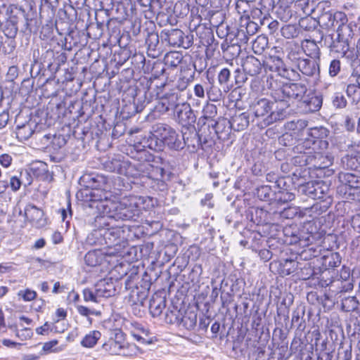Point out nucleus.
<instances>
[{
    "label": "nucleus",
    "instance_id": "obj_1",
    "mask_svg": "<svg viewBox=\"0 0 360 360\" xmlns=\"http://www.w3.org/2000/svg\"><path fill=\"white\" fill-rule=\"evenodd\" d=\"M81 186V195L85 201L106 202L111 195L106 191L108 179L103 174L92 173L84 174L79 181ZM108 214L106 217L115 221H137L141 213V207L136 198L124 199L123 201L102 205Z\"/></svg>",
    "mask_w": 360,
    "mask_h": 360
},
{
    "label": "nucleus",
    "instance_id": "obj_2",
    "mask_svg": "<svg viewBox=\"0 0 360 360\" xmlns=\"http://www.w3.org/2000/svg\"><path fill=\"white\" fill-rule=\"evenodd\" d=\"M264 88L271 90V97L276 103H280L281 108L271 112V118L274 120L284 119L289 112L287 110L295 104L296 101H300L305 95L307 87L302 83H286L280 86L277 80L272 76L266 77V80L263 81Z\"/></svg>",
    "mask_w": 360,
    "mask_h": 360
},
{
    "label": "nucleus",
    "instance_id": "obj_3",
    "mask_svg": "<svg viewBox=\"0 0 360 360\" xmlns=\"http://www.w3.org/2000/svg\"><path fill=\"white\" fill-rule=\"evenodd\" d=\"M109 219L106 216H97L95 219L96 226L98 230H94L88 240L91 241L92 238L102 237L108 249L105 251L106 255L109 256H124V249L128 245V242L124 239V231L122 226H110Z\"/></svg>",
    "mask_w": 360,
    "mask_h": 360
},
{
    "label": "nucleus",
    "instance_id": "obj_4",
    "mask_svg": "<svg viewBox=\"0 0 360 360\" xmlns=\"http://www.w3.org/2000/svg\"><path fill=\"white\" fill-rule=\"evenodd\" d=\"M297 192L300 195L309 198L322 200V203L316 202L311 207V210L318 212V214L325 212L332 202L329 185L323 181H310L300 183L297 187Z\"/></svg>",
    "mask_w": 360,
    "mask_h": 360
},
{
    "label": "nucleus",
    "instance_id": "obj_5",
    "mask_svg": "<svg viewBox=\"0 0 360 360\" xmlns=\"http://www.w3.org/2000/svg\"><path fill=\"white\" fill-rule=\"evenodd\" d=\"M1 9L5 10L7 13H11L9 18L6 21L3 27V32L6 37L14 39L17 35L20 22L22 24V32L25 33L32 32L33 24L36 22V20L32 17V13H26L22 7L14 5H11L8 8L4 5Z\"/></svg>",
    "mask_w": 360,
    "mask_h": 360
},
{
    "label": "nucleus",
    "instance_id": "obj_6",
    "mask_svg": "<svg viewBox=\"0 0 360 360\" xmlns=\"http://www.w3.org/2000/svg\"><path fill=\"white\" fill-rule=\"evenodd\" d=\"M354 36L352 26L350 24L343 25L336 30L335 34H330V42L328 45L330 51L351 61L355 60L354 53L350 51V44Z\"/></svg>",
    "mask_w": 360,
    "mask_h": 360
},
{
    "label": "nucleus",
    "instance_id": "obj_7",
    "mask_svg": "<svg viewBox=\"0 0 360 360\" xmlns=\"http://www.w3.org/2000/svg\"><path fill=\"white\" fill-rule=\"evenodd\" d=\"M265 70L275 72L278 76L290 81H295L300 77L296 70L287 68L280 56L270 55L265 63Z\"/></svg>",
    "mask_w": 360,
    "mask_h": 360
},
{
    "label": "nucleus",
    "instance_id": "obj_8",
    "mask_svg": "<svg viewBox=\"0 0 360 360\" xmlns=\"http://www.w3.org/2000/svg\"><path fill=\"white\" fill-rule=\"evenodd\" d=\"M175 111L178 122L182 127V135L193 133V130H195L194 123L196 120V116L190 105L188 103L176 105Z\"/></svg>",
    "mask_w": 360,
    "mask_h": 360
},
{
    "label": "nucleus",
    "instance_id": "obj_9",
    "mask_svg": "<svg viewBox=\"0 0 360 360\" xmlns=\"http://www.w3.org/2000/svg\"><path fill=\"white\" fill-rule=\"evenodd\" d=\"M162 41H166L172 46L182 47L188 49L193 45V36L185 35L179 29L164 30L161 32Z\"/></svg>",
    "mask_w": 360,
    "mask_h": 360
},
{
    "label": "nucleus",
    "instance_id": "obj_10",
    "mask_svg": "<svg viewBox=\"0 0 360 360\" xmlns=\"http://www.w3.org/2000/svg\"><path fill=\"white\" fill-rule=\"evenodd\" d=\"M318 22L323 28L338 30L340 27L347 25V18L342 12L330 11L322 13L319 17Z\"/></svg>",
    "mask_w": 360,
    "mask_h": 360
},
{
    "label": "nucleus",
    "instance_id": "obj_11",
    "mask_svg": "<svg viewBox=\"0 0 360 360\" xmlns=\"http://www.w3.org/2000/svg\"><path fill=\"white\" fill-rule=\"evenodd\" d=\"M125 333L121 329L114 330L109 340L102 345V349L110 354H120L125 347Z\"/></svg>",
    "mask_w": 360,
    "mask_h": 360
},
{
    "label": "nucleus",
    "instance_id": "obj_12",
    "mask_svg": "<svg viewBox=\"0 0 360 360\" xmlns=\"http://www.w3.org/2000/svg\"><path fill=\"white\" fill-rule=\"evenodd\" d=\"M276 106H278V108H281L280 103H278L276 101L273 103L267 98H260L255 101L251 105L250 110L257 117H264L268 113H270L269 117L270 121L273 122L277 120L271 118V112L278 110Z\"/></svg>",
    "mask_w": 360,
    "mask_h": 360
},
{
    "label": "nucleus",
    "instance_id": "obj_13",
    "mask_svg": "<svg viewBox=\"0 0 360 360\" xmlns=\"http://www.w3.org/2000/svg\"><path fill=\"white\" fill-rule=\"evenodd\" d=\"M25 174L27 176V184L29 185L32 183V176L49 182L53 180V173L47 169V165L41 161L32 163L29 168L25 170Z\"/></svg>",
    "mask_w": 360,
    "mask_h": 360
},
{
    "label": "nucleus",
    "instance_id": "obj_14",
    "mask_svg": "<svg viewBox=\"0 0 360 360\" xmlns=\"http://www.w3.org/2000/svg\"><path fill=\"white\" fill-rule=\"evenodd\" d=\"M160 139L164 143H166L170 148L180 150L184 148L185 145L189 146L190 138H193L198 145H202L207 143V136H160Z\"/></svg>",
    "mask_w": 360,
    "mask_h": 360
},
{
    "label": "nucleus",
    "instance_id": "obj_15",
    "mask_svg": "<svg viewBox=\"0 0 360 360\" xmlns=\"http://www.w3.org/2000/svg\"><path fill=\"white\" fill-rule=\"evenodd\" d=\"M24 216L32 226L37 228H42L47 224L46 218L44 217L43 210L37 206L29 204L26 205L24 210Z\"/></svg>",
    "mask_w": 360,
    "mask_h": 360
},
{
    "label": "nucleus",
    "instance_id": "obj_16",
    "mask_svg": "<svg viewBox=\"0 0 360 360\" xmlns=\"http://www.w3.org/2000/svg\"><path fill=\"white\" fill-rule=\"evenodd\" d=\"M296 102H299V107L302 109V110L306 112H314L320 110L323 103V97L321 94H308L306 97L304 95L300 101H296Z\"/></svg>",
    "mask_w": 360,
    "mask_h": 360
},
{
    "label": "nucleus",
    "instance_id": "obj_17",
    "mask_svg": "<svg viewBox=\"0 0 360 360\" xmlns=\"http://www.w3.org/2000/svg\"><path fill=\"white\" fill-rule=\"evenodd\" d=\"M339 181L345 187V193L349 195L360 188V176L348 172H340L338 174Z\"/></svg>",
    "mask_w": 360,
    "mask_h": 360
},
{
    "label": "nucleus",
    "instance_id": "obj_18",
    "mask_svg": "<svg viewBox=\"0 0 360 360\" xmlns=\"http://www.w3.org/2000/svg\"><path fill=\"white\" fill-rule=\"evenodd\" d=\"M316 140H312L309 138L305 139V140L302 141V139H297L296 136L295 139L293 136H279V143H283L284 146H292L297 143V144L293 147V149L299 153H302L304 149L311 148L312 146L316 144Z\"/></svg>",
    "mask_w": 360,
    "mask_h": 360
},
{
    "label": "nucleus",
    "instance_id": "obj_19",
    "mask_svg": "<svg viewBox=\"0 0 360 360\" xmlns=\"http://www.w3.org/2000/svg\"><path fill=\"white\" fill-rule=\"evenodd\" d=\"M242 67L245 73L250 76H257L262 72L263 68L265 69V63L253 56H248L243 60Z\"/></svg>",
    "mask_w": 360,
    "mask_h": 360
},
{
    "label": "nucleus",
    "instance_id": "obj_20",
    "mask_svg": "<svg viewBox=\"0 0 360 360\" xmlns=\"http://www.w3.org/2000/svg\"><path fill=\"white\" fill-rule=\"evenodd\" d=\"M283 233L286 238L285 242L290 245L299 244L300 245H305L306 241L309 240V238H304L303 235L304 233L300 232L296 226L284 227Z\"/></svg>",
    "mask_w": 360,
    "mask_h": 360
},
{
    "label": "nucleus",
    "instance_id": "obj_21",
    "mask_svg": "<svg viewBox=\"0 0 360 360\" xmlns=\"http://www.w3.org/2000/svg\"><path fill=\"white\" fill-rule=\"evenodd\" d=\"M299 70L307 76L312 77L320 72L319 63L316 59L304 58L297 65Z\"/></svg>",
    "mask_w": 360,
    "mask_h": 360
},
{
    "label": "nucleus",
    "instance_id": "obj_22",
    "mask_svg": "<svg viewBox=\"0 0 360 360\" xmlns=\"http://www.w3.org/2000/svg\"><path fill=\"white\" fill-rule=\"evenodd\" d=\"M146 44L148 46L147 53L148 56L156 58L161 56L162 49L160 44L159 36L157 32L148 33L146 39Z\"/></svg>",
    "mask_w": 360,
    "mask_h": 360
},
{
    "label": "nucleus",
    "instance_id": "obj_23",
    "mask_svg": "<svg viewBox=\"0 0 360 360\" xmlns=\"http://www.w3.org/2000/svg\"><path fill=\"white\" fill-rule=\"evenodd\" d=\"M179 317V327H182L188 330H191L195 328L198 321L195 311L186 310L184 313L181 312Z\"/></svg>",
    "mask_w": 360,
    "mask_h": 360
},
{
    "label": "nucleus",
    "instance_id": "obj_24",
    "mask_svg": "<svg viewBox=\"0 0 360 360\" xmlns=\"http://www.w3.org/2000/svg\"><path fill=\"white\" fill-rule=\"evenodd\" d=\"M166 307V300L161 295L154 294L149 302V310L153 317L159 316Z\"/></svg>",
    "mask_w": 360,
    "mask_h": 360
},
{
    "label": "nucleus",
    "instance_id": "obj_25",
    "mask_svg": "<svg viewBox=\"0 0 360 360\" xmlns=\"http://www.w3.org/2000/svg\"><path fill=\"white\" fill-rule=\"evenodd\" d=\"M248 217L256 225H262L270 222L269 213L262 208L252 207L249 212Z\"/></svg>",
    "mask_w": 360,
    "mask_h": 360
},
{
    "label": "nucleus",
    "instance_id": "obj_26",
    "mask_svg": "<svg viewBox=\"0 0 360 360\" xmlns=\"http://www.w3.org/2000/svg\"><path fill=\"white\" fill-rule=\"evenodd\" d=\"M339 282V273L335 269H323L320 275L319 284L322 288L333 286V283Z\"/></svg>",
    "mask_w": 360,
    "mask_h": 360
},
{
    "label": "nucleus",
    "instance_id": "obj_27",
    "mask_svg": "<svg viewBox=\"0 0 360 360\" xmlns=\"http://www.w3.org/2000/svg\"><path fill=\"white\" fill-rule=\"evenodd\" d=\"M298 259L293 258L282 259L279 261L278 272L282 276H288L295 272L299 268Z\"/></svg>",
    "mask_w": 360,
    "mask_h": 360
},
{
    "label": "nucleus",
    "instance_id": "obj_28",
    "mask_svg": "<svg viewBox=\"0 0 360 360\" xmlns=\"http://www.w3.org/2000/svg\"><path fill=\"white\" fill-rule=\"evenodd\" d=\"M309 240L306 241L304 246L305 248L296 255V259L300 260H310L313 258L317 257L321 255V247L315 245H309Z\"/></svg>",
    "mask_w": 360,
    "mask_h": 360
},
{
    "label": "nucleus",
    "instance_id": "obj_29",
    "mask_svg": "<svg viewBox=\"0 0 360 360\" xmlns=\"http://www.w3.org/2000/svg\"><path fill=\"white\" fill-rule=\"evenodd\" d=\"M198 132L197 135H200L199 134L201 133L200 135H202L203 134H206V129L208 130V132L210 134H216L218 135L219 133H221L222 131H220V127L224 126V121L223 122H214L212 120H205V125L204 126L203 122L200 123V125H198V122L197 123Z\"/></svg>",
    "mask_w": 360,
    "mask_h": 360
},
{
    "label": "nucleus",
    "instance_id": "obj_30",
    "mask_svg": "<svg viewBox=\"0 0 360 360\" xmlns=\"http://www.w3.org/2000/svg\"><path fill=\"white\" fill-rule=\"evenodd\" d=\"M52 99L49 102V105L46 108V115L50 116L51 118L58 119L61 116L64 115L66 111L65 105L63 101H54Z\"/></svg>",
    "mask_w": 360,
    "mask_h": 360
},
{
    "label": "nucleus",
    "instance_id": "obj_31",
    "mask_svg": "<svg viewBox=\"0 0 360 360\" xmlns=\"http://www.w3.org/2000/svg\"><path fill=\"white\" fill-rule=\"evenodd\" d=\"M96 290L97 291V296L101 297H110L115 294L116 289L113 285L112 281H107L105 280L100 281L96 285Z\"/></svg>",
    "mask_w": 360,
    "mask_h": 360
},
{
    "label": "nucleus",
    "instance_id": "obj_32",
    "mask_svg": "<svg viewBox=\"0 0 360 360\" xmlns=\"http://www.w3.org/2000/svg\"><path fill=\"white\" fill-rule=\"evenodd\" d=\"M105 256H107L105 251L101 250L89 251L84 256V262L89 266H96L101 264Z\"/></svg>",
    "mask_w": 360,
    "mask_h": 360
},
{
    "label": "nucleus",
    "instance_id": "obj_33",
    "mask_svg": "<svg viewBox=\"0 0 360 360\" xmlns=\"http://www.w3.org/2000/svg\"><path fill=\"white\" fill-rule=\"evenodd\" d=\"M120 158V156L108 158L103 162V168L106 171L120 174L124 165H127V161L122 160Z\"/></svg>",
    "mask_w": 360,
    "mask_h": 360
},
{
    "label": "nucleus",
    "instance_id": "obj_34",
    "mask_svg": "<svg viewBox=\"0 0 360 360\" xmlns=\"http://www.w3.org/2000/svg\"><path fill=\"white\" fill-rule=\"evenodd\" d=\"M322 267L325 269H335L341 263V257L338 252H329L321 257Z\"/></svg>",
    "mask_w": 360,
    "mask_h": 360
},
{
    "label": "nucleus",
    "instance_id": "obj_35",
    "mask_svg": "<svg viewBox=\"0 0 360 360\" xmlns=\"http://www.w3.org/2000/svg\"><path fill=\"white\" fill-rule=\"evenodd\" d=\"M151 282L146 281L144 283V285H141V289H139L137 286L136 287V291H133L131 295V298L133 299H134L135 295L136 296V300H134L136 304H139L142 306L144 304V302L148 297V290L151 286Z\"/></svg>",
    "mask_w": 360,
    "mask_h": 360
},
{
    "label": "nucleus",
    "instance_id": "obj_36",
    "mask_svg": "<svg viewBox=\"0 0 360 360\" xmlns=\"http://www.w3.org/2000/svg\"><path fill=\"white\" fill-rule=\"evenodd\" d=\"M221 49L224 57L227 60H232L238 56L241 51L240 45L238 44V43L229 44L226 41H224L221 44Z\"/></svg>",
    "mask_w": 360,
    "mask_h": 360
},
{
    "label": "nucleus",
    "instance_id": "obj_37",
    "mask_svg": "<svg viewBox=\"0 0 360 360\" xmlns=\"http://www.w3.org/2000/svg\"><path fill=\"white\" fill-rule=\"evenodd\" d=\"M295 198V194L292 190L289 191H274V203L276 205H284L292 201Z\"/></svg>",
    "mask_w": 360,
    "mask_h": 360
},
{
    "label": "nucleus",
    "instance_id": "obj_38",
    "mask_svg": "<svg viewBox=\"0 0 360 360\" xmlns=\"http://www.w3.org/2000/svg\"><path fill=\"white\" fill-rule=\"evenodd\" d=\"M302 47L304 49V55L310 56L311 58L319 60L320 49L314 41L306 39L303 41Z\"/></svg>",
    "mask_w": 360,
    "mask_h": 360
},
{
    "label": "nucleus",
    "instance_id": "obj_39",
    "mask_svg": "<svg viewBox=\"0 0 360 360\" xmlns=\"http://www.w3.org/2000/svg\"><path fill=\"white\" fill-rule=\"evenodd\" d=\"M305 314V307L300 304L292 312V324L295 325L297 328L303 329L305 327L304 316Z\"/></svg>",
    "mask_w": 360,
    "mask_h": 360
},
{
    "label": "nucleus",
    "instance_id": "obj_40",
    "mask_svg": "<svg viewBox=\"0 0 360 360\" xmlns=\"http://www.w3.org/2000/svg\"><path fill=\"white\" fill-rule=\"evenodd\" d=\"M304 49L297 44H294L290 46L288 49V58L292 62L295 63L296 65L300 60L304 58Z\"/></svg>",
    "mask_w": 360,
    "mask_h": 360
},
{
    "label": "nucleus",
    "instance_id": "obj_41",
    "mask_svg": "<svg viewBox=\"0 0 360 360\" xmlns=\"http://www.w3.org/2000/svg\"><path fill=\"white\" fill-rule=\"evenodd\" d=\"M183 56L178 51H170L167 53L164 58L165 65L171 68H176L182 61Z\"/></svg>",
    "mask_w": 360,
    "mask_h": 360
},
{
    "label": "nucleus",
    "instance_id": "obj_42",
    "mask_svg": "<svg viewBox=\"0 0 360 360\" xmlns=\"http://www.w3.org/2000/svg\"><path fill=\"white\" fill-rule=\"evenodd\" d=\"M101 337V333L98 330L91 331L82 339L81 341V345L84 347L92 348L96 345Z\"/></svg>",
    "mask_w": 360,
    "mask_h": 360
},
{
    "label": "nucleus",
    "instance_id": "obj_43",
    "mask_svg": "<svg viewBox=\"0 0 360 360\" xmlns=\"http://www.w3.org/2000/svg\"><path fill=\"white\" fill-rule=\"evenodd\" d=\"M249 121L248 116L245 113L236 116L232 118L230 122L231 127L236 131H240L248 126Z\"/></svg>",
    "mask_w": 360,
    "mask_h": 360
},
{
    "label": "nucleus",
    "instance_id": "obj_44",
    "mask_svg": "<svg viewBox=\"0 0 360 360\" xmlns=\"http://www.w3.org/2000/svg\"><path fill=\"white\" fill-rule=\"evenodd\" d=\"M257 195L261 200L269 202V204H274V191L270 186H262L258 188Z\"/></svg>",
    "mask_w": 360,
    "mask_h": 360
},
{
    "label": "nucleus",
    "instance_id": "obj_45",
    "mask_svg": "<svg viewBox=\"0 0 360 360\" xmlns=\"http://www.w3.org/2000/svg\"><path fill=\"white\" fill-rule=\"evenodd\" d=\"M346 94L353 103H358L360 102V86L356 82L347 85Z\"/></svg>",
    "mask_w": 360,
    "mask_h": 360
},
{
    "label": "nucleus",
    "instance_id": "obj_46",
    "mask_svg": "<svg viewBox=\"0 0 360 360\" xmlns=\"http://www.w3.org/2000/svg\"><path fill=\"white\" fill-rule=\"evenodd\" d=\"M240 24H243V29L246 34H249L250 37L252 36L256 33L258 29L257 23L250 20V16L248 15H242L240 17Z\"/></svg>",
    "mask_w": 360,
    "mask_h": 360
},
{
    "label": "nucleus",
    "instance_id": "obj_47",
    "mask_svg": "<svg viewBox=\"0 0 360 360\" xmlns=\"http://www.w3.org/2000/svg\"><path fill=\"white\" fill-rule=\"evenodd\" d=\"M274 214L276 216H279L281 218L283 219H293L296 216H300V210L297 207H291L289 206L288 207L283 208L282 210L277 212H274Z\"/></svg>",
    "mask_w": 360,
    "mask_h": 360
},
{
    "label": "nucleus",
    "instance_id": "obj_48",
    "mask_svg": "<svg viewBox=\"0 0 360 360\" xmlns=\"http://www.w3.org/2000/svg\"><path fill=\"white\" fill-rule=\"evenodd\" d=\"M268 38L264 35H259L252 42V51L257 54H261L268 46Z\"/></svg>",
    "mask_w": 360,
    "mask_h": 360
},
{
    "label": "nucleus",
    "instance_id": "obj_49",
    "mask_svg": "<svg viewBox=\"0 0 360 360\" xmlns=\"http://www.w3.org/2000/svg\"><path fill=\"white\" fill-rule=\"evenodd\" d=\"M202 116L198 120V125L203 122L205 125V120H211L217 115V106L212 103H207L202 110Z\"/></svg>",
    "mask_w": 360,
    "mask_h": 360
},
{
    "label": "nucleus",
    "instance_id": "obj_50",
    "mask_svg": "<svg viewBox=\"0 0 360 360\" xmlns=\"http://www.w3.org/2000/svg\"><path fill=\"white\" fill-rule=\"evenodd\" d=\"M359 302L355 297H347L342 300V309L346 312L354 311L358 309Z\"/></svg>",
    "mask_w": 360,
    "mask_h": 360
},
{
    "label": "nucleus",
    "instance_id": "obj_51",
    "mask_svg": "<svg viewBox=\"0 0 360 360\" xmlns=\"http://www.w3.org/2000/svg\"><path fill=\"white\" fill-rule=\"evenodd\" d=\"M175 103L174 102L171 103L167 98H162L160 101L158 102L157 105L155 107V109L158 111V112L161 115L164 114L170 110L175 109Z\"/></svg>",
    "mask_w": 360,
    "mask_h": 360
},
{
    "label": "nucleus",
    "instance_id": "obj_52",
    "mask_svg": "<svg viewBox=\"0 0 360 360\" xmlns=\"http://www.w3.org/2000/svg\"><path fill=\"white\" fill-rule=\"evenodd\" d=\"M281 33L286 39H292L298 36L300 30L295 25H286L282 27Z\"/></svg>",
    "mask_w": 360,
    "mask_h": 360
},
{
    "label": "nucleus",
    "instance_id": "obj_53",
    "mask_svg": "<svg viewBox=\"0 0 360 360\" xmlns=\"http://www.w3.org/2000/svg\"><path fill=\"white\" fill-rule=\"evenodd\" d=\"M142 171L139 170L135 166L127 161V165H124L120 174L128 177L138 178L141 176Z\"/></svg>",
    "mask_w": 360,
    "mask_h": 360
},
{
    "label": "nucleus",
    "instance_id": "obj_54",
    "mask_svg": "<svg viewBox=\"0 0 360 360\" xmlns=\"http://www.w3.org/2000/svg\"><path fill=\"white\" fill-rule=\"evenodd\" d=\"M152 135L156 133L157 135H170L175 133L174 129L168 124L165 123H158L153 127Z\"/></svg>",
    "mask_w": 360,
    "mask_h": 360
},
{
    "label": "nucleus",
    "instance_id": "obj_55",
    "mask_svg": "<svg viewBox=\"0 0 360 360\" xmlns=\"http://www.w3.org/2000/svg\"><path fill=\"white\" fill-rule=\"evenodd\" d=\"M342 68V63L340 59L334 58L331 60L328 65V75L330 77H335L338 75Z\"/></svg>",
    "mask_w": 360,
    "mask_h": 360
},
{
    "label": "nucleus",
    "instance_id": "obj_56",
    "mask_svg": "<svg viewBox=\"0 0 360 360\" xmlns=\"http://www.w3.org/2000/svg\"><path fill=\"white\" fill-rule=\"evenodd\" d=\"M294 6L306 15H309L314 10L313 4H310L309 0H296Z\"/></svg>",
    "mask_w": 360,
    "mask_h": 360
},
{
    "label": "nucleus",
    "instance_id": "obj_57",
    "mask_svg": "<svg viewBox=\"0 0 360 360\" xmlns=\"http://www.w3.org/2000/svg\"><path fill=\"white\" fill-rule=\"evenodd\" d=\"M269 356V354L261 347H255L249 354L248 360H267Z\"/></svg>",
    "mask_w": 360,
    "mask_h": 360
},
{
    "label": "nucleus",
    "instance_id": "obj_58",
    "mask_svg": "<svg viewBox=\"0 0 360 360\" xmlns=\"http://www.w3.org/2000/svg\"><path fill=\"white\" fill-rule=\"evenodd\" d=\"M181 314V311L177 309L167 311L165 315V321L167 323L176 324L178 326Z\"/></svg>",
    "mask_w": 360,
    "mask_h": 360
},
{
    "label": "nucleus",
    "instance_id": "obj_59",
    "mask_svg": "<svg viewBox=\"0 0 360 360\" xmlns=\"http://www.w3.org/2000/svg\"><path fill=\"white\" fill-rule=\"evenodd\" d=\"M221 301L222 308L226 309V313L230 311L229 305L233 302V295L228 292L222 291L221 292Z\"/></svg>",
    "mask_w": 360,
    "mask_h": 360
},
{
    "label": "nucleus",
    "instance_id": "obj_60",
    "mask_svg": "<svg viewBox=\"0 0 360 360\" xmlns=\"http://www.w3.org/2000/svg\"><path fill=\"white\" fill-rule=\"evenodd\" d=\"M275 188L276 191H289L292 190L290 188L291 186V180L290 179H286L284 177H280L276 179L275 182Z\"/></svg>",
    "mask_w": 360,
    "mask_h": 360
},
{
    "label": "nucleus",
    "instance_id": "obj_61",
    "mask_svg": "<svg viewBox=\"0 0 360 360\" xmlns=\"http://www.w3.org/2000/svg\"><path fill=\"white\" fill-rule=\"evenodd\" d=\"M83 297L85 302H93L98 303L100 302L99 297L97 296V291L91 290L89 288H85L83 290Z\"/></svg>",
    "mask_w": 360,
    "mask_h": 360
},
{
    "label": "nucleus",
    "instance_id": "obj_62",
    "mask_svg": "<svg viewBox=\"0 0 360 360\" xmlns=\"http://www.w3.org/2000/svg\"><path fill=\"white\" fill-rule=\"evenodd\" d=\"M235 37L237 41L236 43L238 44H246L248 41L250 35L246 34L245 32V30L243 29V24H240V26L237 29V32L235 34Z\"/></svg>",
    "mask_w": 360,
    "mask_h": 360
},
{
    "label": "nucleus",
    "instance_id": "obj_63",
    "mask_svg": "<svg viewBox=\"0 0 360 360\" xmlns=\"http://www.w3.org/2000/svg\"><path fill=\"white\" fill-rule=\"evenodd\" d=\"M333 104L338 108H343L347 105V100L342 94L338 93L333 98Z\"/></svg>",
    "mask_w": 360,
    "mask_h": 360
},
{
    "label": "nucleus",
    "instance_id": "obj_64",
    "mask_svg": "<svg viewBox=\"0 0 360 360\" xmlns=\"http://www.w3.org/2000/svg\"><path fill=\"white\" fill-rule=\"evenodd\" d=\"M18 295L21 297L25 301H32L35 299L37 292L34 290L26 289L25 290H20L18 292Z\"/></svg>",
    "mask_w": 360,
    "mask_h": 360
}]
</instances>
